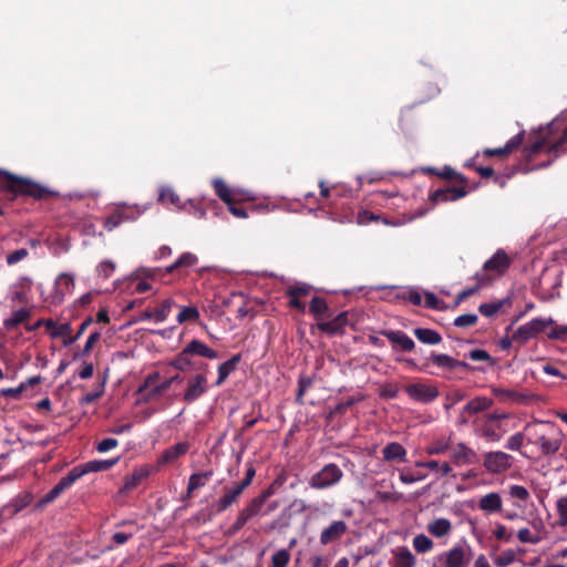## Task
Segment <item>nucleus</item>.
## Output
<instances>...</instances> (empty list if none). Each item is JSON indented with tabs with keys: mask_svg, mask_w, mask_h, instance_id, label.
Returning <instances> with one entry per match:
<instances>
[{
	"mask_svg": "<svg viewBox=\"0 0 567 567\" xmlns=\"http://www.w3.org/2000/svg\"><path fill=\"white\" fill-rule=\"evenodd\" d=\"M0 193L9 194L11 198L23 196L34 200H45L59 195L58 192L29 177L19 176L2 168H0Z\"/></svg>",
	"mask_w": 567,
	"mask_h": 567,
	"instance_id": "f257e3e1",
	"label": "nucleus"
},
{
	"mask_svg": "<svg viewBox=\"0 0 567 567\" xmlns=\"http://www.w3.org/2000/svg\"><path fill=\"white\" fill-rule=\"evenodd\" d=\"M557 130L558 124L550 123L546 128H540L537 133L530 135V144L524 147L522 154L526 165L532 163L543 151L555 154V156L567 151V147H564L567 143V127L557 140H554L553 135Z\"/></svg>",
	"mask_w": 567,
	"mask_h": 567,
	"instance_id": "f03ea898",
	"label": "nucleus"
},
{
	"mask_svg": "<svg viewBox=\"0 0 567 567\" xmlns=\"http://www.w3.org/2000/svg\"><path fill=\"white\" fill-rule=\"evenodd\" d=\"M528 444L537 445L544 456L556 454L561 446V431L550 421L535 420L525 424Z\"/></svg>",
	"mask_w": 567,
	"mask_h": 567,
	"instance_id": "7ed1b4c3",
	"label": "nucleus"
},
{
	"mask_svg": "<svg viewBox=\"0 0 567 567\" xmlns=\"http://www.w3.org/2000/svg\"><path fill=\"white\" fill-rule=\"evenodd\" d=\"M193 355H199L212 360L218 358L217 351L209 348L204 342L193 339L172 361H169L168 365L181 372L188 370H205L207 364L194 361L192 358Z\"/></svg>",
	"mask_w": 567,
	"mask_h": 567,
	"instance_id": "20e7f679",
	"label": "nucleus"
},
{
	"mask_svg": "<svg viewBox=\"0 0 567 567\" xmlns=\"http://www.w3.org/2000/svg\"><path fill=\"white\" fill-rule=\"evenodd\" d=\"M512 416L509 413H487L474 421L475 433L487 442H498L508 432L506 421Z\"/></svg>",
	"mask_w": 567,
	"mask_h": 567,
	"instance_id": "39448f33",
	"label": "nucleus"
},
{
	"mask_svg": "<svg viewBox=\"0 0 567 567\" xmlns=\"http://www.w3.org/2000/svg\"><path fill=\"white\" fill-rule=\"evenodd\" d=\"M255 475L256 470L254 465L248 463L244 480L237 483L234 487L225 489V494L217 502L216 512L219 514L224 513L228 507L236 503L245 488L251 484Z\"/></svg>",
	"mask_w": 567,
	"mask_h": 567,
	"instance_id": "423d86ee",
	"label": "nucleus"
},
{
	"mask_svg": "<svg viewBox=\"0 0 567 567\" xmlns=\"http://www.w3.org/2000/svg\"><path fill=\"white\" fill-rule=\"evenodd\" d=\"M512 264L511 258L505 250L498 249L489 259H487L481 271L476 274L486 275L488 285L495 279L503 276Z\"/></svg>",
	"mask_w": 567,
	"mask_h": 567,
	"instance_id": "0eeeda50",
	"label": "nucleus"
},
{
	"mask_svg": "<svg viewBox=\"0 0 567 567\" xmlns=\"http://www.w3.org/2000/svg\"><path fill=\"white\" fill-rule=\"evenodd\" d=\"M555 320L553 318H535L529 322L518 327L513 332V339L515 342L519 344L526 343L532 338H535L540 332H543L547 327L554 326Z\"/></svg>",
	"mask_w": 567,
	"mask_h": 567,
	"instance_id": "6e6552de",
	"label": "nucleus"
},
{
	"mask_svg": "<svg viewBox=\"0 0 567 567\" xmlns=\"http://www.w3.org/2000/svg\"><path fill=\"white\" fill-rule=\"evenodd\" d=\"M514 464V457L503 451H492L483 455V466L491 474L508 471Z\"/></svg>",
	"mask_w": 567,
	"mask_h": 567,
	"instance_id": "1a4fd4ad",
	"label": "nucleus"
},
{
	"mask_svg": "<svg viewBox=\"0 0 567 567\" xmlns=\"http://www.w3.org/2000/svg\"><path fill=\"white\" fill-rule=\"evenodd\" d=\"M342 477L341 470L336 464H328L317 472L309 481V485L316 489L330 487Z\"/></svg>",
	"mask_w": 567,
	"mask_h": 567,
	"instance_id": "9d476101",
	"label": "nucleus"
},
{
	"mask_svg": "<svg viewBox=\"0 0 567 567\" xmlns=\"http://www.w3.org/2000/svg\"><path fill=\"white\" fill-rule=\"evenodd\" d=\"M208 390V380L204 372L196 373L187 380L186 390L183 394V401L193 403L197 401Z\"/></svg>",
	"mask_w": 567,
	"mask_h": 567,
	"instance_id": "9b49d317",
	"label": "nucleus"
},
{
	"mask_svg": "<svg viewBox=\"0 0 567 567\" xmlns=\"http://www.w3.org/2000/svg\"><path fill=\"white\" fill-rule=\"evenodd\" d=\"M405 392L412 400L424 404L433 402L440 395L439 389L435 385L422 382L408 384Z\"/></svg>",
	"mask_w": 567,
	"mask_h": 567,
	"instance_id": "f8f14e48",
	"label": "nucleus"
},
{
	"mask_svg": "<svg viewBox=\"0 0 567 567\" xmlns=\"http://www.w3.org/2000/svg\"><path fill=\"white\" fill-rule=\"evenodd\" d=\"M436 560L441 563L442 567H467L470 558L466 556V548L464 546H454L439 555Z\"/></svg>",
	"mask_w": 567,
	"mask_h": 567,
	"instance_id": "ddd939ff",
	"label": "nucleus"
},
{
	"mask_svg": "<svg viewBox=\"0 0 567 567\" xmlns=\"http://www.w3.org/2000/svg\"><path fill=\"white\" fill-rule=\"evenodd\" d=\"M118 462V457L112 460H94L74 466L71 472L75 480H80L83 475L91 472H102L112 468Z\"/></svg>",
	"mask_w": 567,
	"mask_h": 567,
	"instance_id": "4468645a",
	"label": "nucleus"
},
{
	"mask_svg": "<svg viewBox=\"0 0 567 567\" xmlns=\"http://www.w3.org/2000/svg\"><path fill=\"white\" fill-rule=\"evenodd\" d=\"M76 482L72 472L70 471L65 476H63L56 485L52 489H50L39 502L37 503V508H42L45 505L54 502L64 491L70 488Z\"/></svg>",
	"mask_w": 567,
	"mask_h": 567,
	"instance_id": "2eb2a0df",
	"label": "nucleus"
},
{
	"mask_svg": "<svg viewBox=\"0 0 567 567\" xmlns=\"http://www.w3.org/2000/svg\"><path fill=\"white\" fill-rule=\"evenodd\" d=\"M468 193L467 185L460 184V186H450L446 188H437L431 195L430 199L434 203L454 202Z\"/></svg>",
	"mask_w": 567,
	"mask_h": 567,
	"instance_id": "dca6fc26",
	"label": "nucleus"
},
{
	"mask_svg": "<svg viewBox=\"0 0 567 567\" xmlns=\"http://www.w3.org/2000/svg\"><path fill=\"white\" fill-rule=\"evenodd\" d=\"M153 468L150 465H144L138 468H135L131 474L126 475L124 478V484L120 488L121 494H127L138 485L142 484L152 473Z\"/></svg>",
	"mask_w": 567,
	"mask_h": 567,
	"instance_id": "f3484780",
	"label": "nucleus"
},
{
	"mask_svg": "<svg viewBox=\"0 0 567 567\" xmlns=\"http://www.w3.org/2000/svg\"><path fill=\"white\" fill-rule=\"evenodd\" d=\"M349 323L348 311H343L336 316L331 320L319 321L317 323L318 329L329 336L340 334L343 332L344 327Z\"/></svg>",
	"mask_w": 567,
	"mask_h": 567,
	"instance_id": "a211bd4d",
	"label": "nucleus"
},
{
	"mask_svg": "<svg viewBox=\"0 0 567 567\" xmlns=\"http://www.w3.org/2000/svg\"><path fill=\"white\" fill-rule=\"evenodd\" d=\"M524 140H525V131H520L518 134H516L514 137H512L503 147L485 148L483 151V155L486 157L508 156L512 152H514L519 146H522V144L524 143Z\"/></svg>",
	"mask_w": 567,
	"mask_h": 567,
	"instance_id": "6ab92c4d",
	"label": "nucleus"
},
{
	"mask_svg": "<svg viewBox=\"0 0 567 567\" xmlns=\"http://www.w3.org/2000/svg\"><path fill=\"white\" fill-rule=\"evenodd\" d=\"M430 361L437 368L444 369V370H450V371L455 370L457 368H462L465 370L472 369V367L467 362L456 360V359L450 357L449 354H444V353L432 352L431 357H430Z\"/></svg>",
	"mask_w": 567,
	"mask_h": 567,
	"instance_id": "aec40b11",
	"label": "nucleus"
},
{
	"mask_svg": "<svg viewBox=\"0 0 567 567\" xmlns=\"http://www.w3.org/2000/svg\"><path fill=\"white\" fill-rule=\"evenodd\" d=\"M383 334L393 344L394 349L412 351L415 347L414 341L405 332L401 330L384 331Z\"/></svg>",
	"mask_w": 567,
	"mask_h": 567,
	"instance_id": "412c9836",
	"label": "nucleus"
},
{
	"mask_svg": "<svg viewBox=\"0 0 567 567\" xmlns=\"http://www.w3.org/2000/svg\"><path fill=\"white\" fill-rule=\"evenodd\" d=\"M347 532V525L342 520H336L327 528H324L320 534V543L322 545H328L332 542L340 539L344 533Z\"/></svg>",
	"mask_w": 567,
	"mask_h": 567,
	"instance_id": "4be33fe9",
	"label": "nucleus"
},
{
	"mask_svg": "<svg viewBox=\"0 0 567 567\" xmlns=\"http://www.w3.org/2000/svg\"><path fill=\"white\" fill-rule=\"evenodd\" d=\"M188 450L189 444L187 442H179L172 445L171 447L163 451L158 458V465L162 466L168 463H173L181 456L185 455L188 452Z\"/></svg>",
	"mask_w": 567,
	"mask_h": 567,
	"instance_id": "5701e85b",
	"label": "nucleus"
},
{
	"mask_svg": "<svg viewBox=\"0 0 567 567\" xmlns=\"http://www.w3.org/2000/svg\"><path fill=\"white\" fill-rule=\"evenodd\" d=\"M393 561L392 567H415L416 558L412 551L405 547L400 546L392 550Z\"/></svg>",
	"mask_w": 567,
	"mask_h": 567,
	"instance_id": "b1692460",
	"label": "nucleus"
},
{
	"mask_svg": "<svg viewBox=\"0 0 567 567\" xmlns=\"http://www.w3.org/2000/svg\"><path fill=\"white\" fill-rule=\"evenodd\" d=\"M174 305L172 299H165L159 307L154 310H146L142 312L141 320H152L154 319L156 322H163L167 319L171 309Z\"/></svg>",
	"mask_w": 567,
	"mask_h": 567,
	"instance_id": "393cba45",
	"label": "nucleus"
},
{
	"mask_svg": "<svg viewBox=\"0 0 567 567\" xmlns=\"http://www.w3.org/2000/svg\"><path fill=\"white\" fill-rule=\"evenodd\" d=\"M475 456L476 453L472 449L464 443H458L456 446L452 447L450 457L455 465H464L471 464Z\"/></svg>",
	"mask_w": 567,
	"mask_h": 567,
	"instance_id": "a878e982",
	"label": "nucleus"
},
{
	"mask_svg": "<svg viewBox=\"0 0 567 567\" xmlns=\"http://www.w3.org/2000/svg\"><path fill=\"white\" fill-rule=\"evenodd\" d=\"M478 507L488 514L501 513L503 507L502 497L498 493H488L480 498Z\"/></svg>",
	"mask_w": 567,
	"mask_h": 567,
	"instance_id": "bb28decb",
	"label": "nucleus"
},
{
	"mask_svg": "<svg viewBox=\"0 0 567 567\" xmlns=\"http://www.w3.org/2000/svg\"><path fill=\"white\" fill-rule=\"evenodd\" d=\"M74 288V278L69 274H60L54 282V296L59 300L68 293H71Z\"/></svg>",
	"mask_w": 567,
	"mask_h": 567,
	"instance_id": "cd10ccee",
	"label": "nucleus"
},
{
	"mask_svg": "<svg viewBox=\"0 0 567 567\" xmlns=\"http://www.w3.org/2000/svg\"><path fill=\"white\" fill-rule=\"evenodd\" d=\"M241 360V354H234L229 360L223 362L218 365V378L215 382V385H221L227 378L236 370L237 365Z\"/></svg>",
	"mask_w": 567,
	"mask_h": 567,
	"instance_id": "c85d7f7f",
	"label": "nucleus"
},
{
	"mask_svg": "<svg viewBox=\"0 0 567 567\" xmlns=\"http://www.w3.org/2000/svg\"><path fill=\"white\" fill-rule=\"evenodd\" d=\"M213 477V471L194 473L189 476L186 496L183 499L189 498L194 491L204 487Z\"/></svg>",
	"mask_w": 567,
	"mask_h": 567,
	"instance_id": "c756f323",
	"label": "nucleus"
},
{
	"mask_svg": "<svg viewBox=\"0 0 567 567\" xmlns=\"http://www.w3.org/2000/svg\"><path fill=\"white\" fill-rule=\"evenodd\" d=\"M33 501V494L29 491L19 493L11 502L6 506V509L10 511L12 515L18 514L23 508L29 506Z\"/></svg>",
	"mask_w": 567,
	"mask_h": 567,
	"instance_id": "7c9ffc66",
	"label": "nucleus"
},
{
	"mask_svg": "<svg viewBox=\"0 0 567 567\" xmlns=\"http://www.w3.org/2000/svg\"><path fill=\"white\" fill-rule=\"evenodd\" d=\"M493 403L492 399L486 396H476L465 404L463 411L470 414H476L488 410L493 406Z\"/></svg>",
	"mask_w": 567,
	"mask_h": 567,
	"instance_id": "2f4dec72",
	"label": "nucleus"
},
{
	"mask_svg": "<svg viewBox=\"0 0 567 567\" xmlns=\"http://www.w3.org/2000/svg\"><path fill=\"white\" fill-rule=\"evenodd\" d=\"M474 279L476 285L472 288H466L460 291L456 296V302L460 303L466 300L468 297L475 295L481 288L488 286V277L484 274H475Z\"/></svg>",
	"mask_w": 567,
	"mask_h": 567,
	"instance_id": "473e14b6",
	"label": "nucleus"
},
{
	"mask_svg": "<svg viewBox=\"0 0 567 567\" xmlns=\"http://www.w3.org/2000/svg\"><path fill=\"white\" fill-rule=\"evenodd\" d=\"M452 530V524L447 518H436L427 525V532L434 537H444Z\"/></svg>",
	"mask_w": 567,
	"mask_h": 567,
	"instance_id": "72a5a7b5",
	"label": "nucleus"
},
{
	"mask_svg": "<svg viewBox=\"0 0 567 567\" xmlns=\"http://www.w3.org/2000/svg\"><path fill=\"white\" fill-rule=\"evenodd\" d=\"M117 209L120 210L123 223H125L136 220L142 214L145 213L147 207L140 205L130 206L126 204H120L117 205Z\"/></svg>",
	"mask_w": 567,
	"mask_h": 567,
	"instance_id": "f704fd0d",
	"label": "nucleus"
},
{
	"mask_svg": "<svg viewBox=\"0 0 567 567\" xmlns=\"http://www.w3.org/2000/svg\"><path fill=\"white\" fill-rule=\"evenodd\" d=\"M383 458L385 461H404L406 455V450L396 442L389 443L384 446L383 451Z\"/></svg>",
	"mask_w": 567,
	"mask_h": 567,
	"instance_id": "c9c22d12",
	"label": "nucleus"
},
{
	"mask_svg": "<svg viewBox=\"0 0 567 567\" xmlns=\"http://www.w3.org/2000/svg\"><path fill=\"white\" fill-rule=\"evenodd\" d=\"M413 333L419 341L425 344H439L442 341L441 334L433 329L416 328Z\"/></svg>",
	"mask_w": 567,
	"mask_h": 567,
	"instance_id": "e433bc0d",
	"label": "nucleus"
},
{
	"mask_svg": "<svg viewBox=\"0 0 567 567\" xmlns=\"http://www.w3.org/2000/svg\"><path fill=\"white\" fill-rule=\"evenodd\" d=\"M427 172L444 179L455 181L457 184L468 185L467 178L450 166H444L441 172L436 168H427Z\"/></svg>",
	"mask_w": 567,
	"mask_h": 567,
	"instance_id": "4c0bfd02",
	"label": "nucleus"
},
{
	"mask_svg": "<svg viewBox=\"0 0 567 567\" xmlns=\"http://www.w3.org/2000/svg\"><path fill=\"white\" fill-rule=\"evenodd\" d=\"M30 317L31 311L25 308H21L13 311L12 316L3 321V326L6 329L12 330L27 321Z\"/></svg>",
	"mask_w": 567,
	"mask_h": 567,
	"instance_id": "58836bf2",
	"label": "nucleus"
},
{
	"mask_svg": "<svg viewBox=\"0 0 567 567\" xmlns=\"http://www.w3.org/2000/svg\"><path fill=\"white\" fill-rule=\"evenodd\" d=\"M525 441L528 444V433L524 427L523 431L511 435L506 440L504 447L509 451H520Z\"/></svg>",
	"mask_w": 567,
	"mask_h": 567,
	"instance_id": "ea45409f",
	"label": "nucleus"
},
{
	"mask_svg": "<svg viewBox=\"0 0 567 567\" xmlns=\"http://www.w3.org/2000/svg\"><path fill=\"white\" fill-rule=\"evenodd\" d=\"M157 200L162 205H172L175 207H179L181 205L179 196L168 186L161 187Z\"/></svg>",
	"mask_w": 567,
	"mask_h": 567,
	"instance_id": "a19ab883",
	"label": "nucleus"
},
{
	"mask_svg": "<svg viewBox=\"0 0 567 567\" xmlns=\"http://www.w3.org/2000/svg\"><path fill=\"white\" fill-rule=\"evenodd\" d=\"M45 328L52 338L63 337L64 340L69 337H72L70 323H62L58 326L53 320L50 319L45 321Z\"/></svg>",
	"mask_w": 567,
	"mask_h": 567,
	"instance_id": "79ce46f5",
	"label": "nucleus"
},
{
	"mask_svg": "<svg viewBox=\"0 0 567 567\" xmlns=\"http://www.w3.org/2000/svg\"><path fill=\"white\" fill-rule=\"evenodd\" d=\"M216 195L226 204L234 200L235 192L231 190L223 179H215L213 183Z\"/></svg>",
	"mask_w": 567,
	"mask_h": 567,
	"instance_id": "37998d69",
	"label": "nucleus"
},
{
	"mask_svg": "<svg viewBox=\"0 0 567 567\" xmlns=\"http://www.w3.org/2000/svg\"><path fill=\"white\" fill-rule=\"evenodd\" d=\"M309 311L317 320H321L323 316L328 315L329 307L322 297H313L310 301Z\"/></svg>",
	"mask_w": 567,
	"mask_h": 567,
	"instance_id": "c03bdc74",
	"label": "nucleus"
},
{
	"mask_svg": "<svg viewBox=\"0 0 567 567\" xmlns=\"http://www.w3.org/2000/svg\"><path fill=\"white\" fill-rule=\"evenodd\" d=\"M271 495V491L267 489L264 491L260 495L254 497L246 506L245 509L250 513V515L254 517L259 514L261 511L265 502L267 498Z\"/></svg>",
	"mask_w": 567,
	"mask_h": 567,
	"instance_id": "a18cd8bd",
	"label": "nucleus"
},
{
	"mask_svg": "<svg viewBox=\"0 0 567 567\" xmlns=\"http://www.w3.org/2000/svg\"><path fill=\"white\" fill-rule=\"evenodd\" d=\"M313 380V375L300 374L298 379V390L296 395V402L298 404H303V396L307 393V391L312 386Z\"/></svg>",
	"mask_w": 567,
	"mask_h": 567,
	"instance_id": "49530a36",
	"label": "nucleus"
},
{
	"mask_svg": "<svg viewBox=\"0 0 567 567\" xmlns=\"http://www.w3.org/2000/svg\"><path fill=\"white\" fill-rule=\"evenodd\" d=\"M197 262V257L192 252H184L179 258L166 268V272L171 274L182 267H192Z\"/></svg>",
	"mask_w": 567,
	"mask_h": 567,
	"instance_id": "de8ad7c7",
	"label": "nucleus"
},
{
	"mask_svg": "<svg viewBox=\"0 0 567 567\" xmlns=\"http://www.w3.org/2000/svg\"><path fill=\"white\" fill-rule=\"evenodd\" d=\"M105 383L106 377L102 379V381L95 386L93 391L83 395L82 399L80 400V403L87 405L97 401L104 394Z\"/></svg>",
	"mask_w": 567,
	"mask_h": 567,
	"instance_id": "09e8293b",
	"label": "nucleus"
},
{
	"mask_svg": "<svg viewBox=\"0 0 567 567\" xmlns=\"http://www.w3.org/2000/svg\"><path fill=\"white\" fill-rule=\"evenodd\" d=\"M168 389H169V382H166V380H164L162 383L156 384V385L154 384L151 389H148L142 395V400L144 402L153 401V400L159 398Z\"/></svg>",
	"mask_w": 567,
	"mask_h": 567,
	"instance_id": "8fccbe9b",
	"label": "nucleus"
},
{
	"mask_svg": "<svg viewBox=\"0 0 567 567\" xmlns=\"http://www.w3.org/2000/svg\"><path fill=\"white\" fill-rule=\"evenodd\" d=\"M516 560L514 549H506L498 555L493 556V563L496 567H507Z\"/></svg>",
	"mask_w": 567,
	"mask_h": 567,
	"instance_id": "3c124183",
	"label": "nucleus"
},
{
	"mask_svg": "<svg viewBox=\"0 0 567 567\" xmlns=\"http://www.w3.org/2000/svg\"><path fill=\"white\" fill-rule=\"evenodd\" d=\"M493 394L495 395V398H497L501 402H508V401H512V402H518L523 399V396L513 391V390H507V389H502V388H493Z\"/></svg>",
	"mask_w": 567,
	"mask_h": 567,
	"instance_id": "603ef678",
	"label": "nucleus"
},
{
	"mask_svg": "<svg viewBox=\"0 0 567 567\" xmlns=\"http://www.w3.org/2000/svg\"><path fill=\"white\" fill-rule=\"evenodd\" d=\"M291 555L288 549H279L271 556L269 567H287Z\"/></svg>",
	"mask_w": 567,
	"mask_h": 567,
	"instance_id": "864d4df0",
	"label": "nucleus"
},
{
	"mask_svg": "<svg viewBox=\"0 0 567 567\" xmlns=\"http://www.w3.org/2000/svg\"><path fill=\"white\" fill-rule=\"evenodd\" d=\"M506 303V299L496 301V302H486L482 303L478 307V312L487 318L495 316Z\"/></svg>",
	"mask_w": 567,
	"mask_h": 567,
	"instance_id": "5fc2aeb1",
	"label": "nucleus"
},
{
	"mask_svg": "<svg viewBox=\"0 0 567 567\" xmlns=\"http://www.w3.org/2000/svg\"><path fill=\"white\" fill-rule=\"evenodd\" d=\"M433 546L432 539L424 534H419L413 538V547L417 553H427L432 550Z\"/></svg>",
	"mask_w": 567,
	"mask_h": 567,
	"instance_id": "6e6d98bb",
	"label": "nucleus"
},
{
	"mask_svg": "<svg viewBox=\"0 0 567 567\" xmlns=\"http://www.w3.org/2000/svg\"><path fill=\"white\" fill-rule=\"evenodd\" d=\"M556 512L558 515V525L567 527V494L557 499Z\"/></svg>",
	"mask_w": 567,
	"mask_h": 567,
	"instance_id": "4d7b16f0",
	"label": "nucleus"
},
{
	"mask_svg": "<svg viewBox=\"0 0 567 567\" xmlns=\"http://www.w3.org/2000/svg\"><path fill=\"white\" fill-rule=\"evenodd\" d=\"M199 318V311L196 307H183L177 316V321L184 323L186 321H196Z\"/></svg>",
	"mask_w": 567,
	"mask_h": 567,
	"instance_id": "13d9d810",
	"label": "nucleus"
},
{
	"mask_svg": "<svg viewBox=\"0 0 567 567\" xmlns=\"http://www.w3.org/2000/svg\"><path fill=\"white\" fill-rule=\"evenodd\" d=\"M450 450V444L446 440L440 439L432 442L427 447L426 452L430 455H441L446 453Z\"/></svg>",
	"mask_w": 567,
	"mask_h": 567,
	"instance_id": "bf43d9fd",
	"label": "nucleus"
},
{
	"mask_svg": "<svg viewBox=\"0 0 567 567\" xmlns=\"http://www.w3.org/2000/svg\"><path fill=\"white\" fill-rule=\"evenodd\" d=\"M399 386L395 383H385L378 390V394L381 399L390 400L398 396Z\"/></svg>",
	"mask_w": 567,
	"mask_h": 567,
	"instance_id": "052dcab7",
	"label": "nucleus"
},
{
	"mask_svg": "<svg viewBox=\"0 0 567 567\" xmlns=\"http://www.w3.org/2000/svg\"><path fill=\"white\" fill-rule=\"evenodd\" d=\"M478 321V317L475 313H465L454 319V326L458 328L475 326Z\"/></svg>",
	"mask_w": 567,
	"mask_h": 567,
	"instance_id": "680f3d73",
	"label": "nucleus"
},
{
	"mask_svg": "<svg viewBox=\"0 0 567 567\" xmlns=\"http://www.w3.org/2000/svg\"><path fill=\"white\" fill-rule=\"evenodd\" d=\"M508 494L513 498H517L519 501L526 502L529 498V492L526 487L522 485H511L508 489Z\"/></svg>",
	"mask_w": 567,
	"mask_h": 567,
	"instance_id": "e2e57ef3",
	"label": "nucleus"
},
{
	"mask_svg": "<svg viewBox=\"0 0 567 567\" xmlns=\"http://www.w3.org/2000/svg\"><path fill=\"white\" fill-rule=\"evenodd\" d=\"M96 270H97V274H99L100 277H102L104 279H107L114 272L115 264L113 261H111V260H104V261L99 264Z\"/></svg>",
	"mask_w": 567,
	"mask_h": 567,
	"instance_id": "0e129e2a",
	"label": "nucleus"
},
{
	"mask_svg": "<svg viewBox=\"0 0 567 567\" xmlns=\"http://www.w3.org/2000/svg\"><path fill=\"white\" fill-rule=\"evenodd\" d=\"M123 223L122 218H121V214H120V210L116 208V210L111 214L110 216H107L104 220V227L105 229H107L109 231H112L113 229H115L116 227H118L121 224Z\"/></svg>",
	"mask_w": 567,
	"mask_h": 567,
	"instance_id": "69168bd1",
	"label": "nucleus"
},
{
	"mask_svg": "<svg viewBox=\"0 0 567 567\" xmlns=\"http://www.w3.org/2000/svg\"><path fill=\"white\" fill-rule=\"evenodd\" d=\"M159 379L158 372L150 373L144 382L138 386L137 394L143 395L148 389H151Z\"/></svg>",
	"mask_w": 567,
	"mask_h": 567,
	"instance_id": "338daca9",
	"label": "nucleus"
},
{
	"mask_svg": "<svg viewBox=\"0 0 567 567\" xmlns=\"http://www.w3.org/2000/svg\"><path fill=\"white\" fill-rule=\"evenodd\" d=\"M547 337L550 340L566 341L567 340V326H555Z\"/></svg>",
	"mask_w": 567,
	"mask_h": 567,
	"instance_id": "774afa93",
	"label": "nucleus"
}]
</instances>
